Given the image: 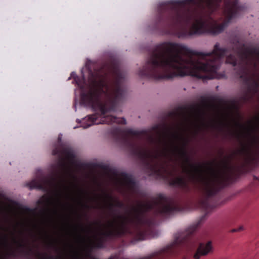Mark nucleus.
<instances>
[{
	"instance_id": "nucleus-1",
	"label": "nucleus",
	"mask_w": 259,
	"mask_h": 259,
	"mask_svg": "<svg viewBox=\"0 0 259 259\" xmlns=\"http://www.w3.org/2000/svg\"><path fill=\"white\" fill-rule=\"evenodd\" d=\"M161 127L156 124L150 131H135L116 126L110 134L115 142L144 163L150 176L165 179L167 170L164 158L171 159L175 156L183 159L193 169L185 168L190 181L201 191L198 207L206 211L215 207L218 204L214 198L227 184L230 175L216 170L213 162L204 165L191 163L186 149L189 140L179 132L180 128L177 126L174 131L166 124H163L162 130Z\"/></svg>"
},
{
	"instance_id": "nucleus-2",
	"label": "nucleus",
	"mask_w": 259,
	"mask_h": 259,
	"mask_svg": "<svg viewBox=\"0 0 259 259\" xmlns=\"http://www.w3.org/2000/svg\"><path fill=\"white\" fill-rule=\"evenodd\" d=\"M230 51L220 48L218 42L211 52L203 53L192 51L183 44L163 42L154 48L138 74L155 80L187 75L203 79L225 78V73L218 71Z\"/></svg>"
},
{
	"instance_id": "nucleus-3",
	"label": "nucleus",
	"mask_w": 259,
	"mask_h": 259,
	"mask_svg": "<svg viewBox=\"0 0 259 259\" xmlns=\"http://www.w3.org/2000/svg\"><path fill=\"white\" fill-rule=\"evenodd\" d=\"M89 85L85 90V80L76 81L82 90L80 103L83 106L98 110L99 113L88 116L81 126L87 128L94 124H126L124 118L112 115L116 111L118 103L125 97L124 85L125 74L115 62L104 63L93 70L89 68Z\"/></svg>"
},
{
	"instance_id": "nucleus-4",
	"label": "nucleus",
	"mask_w": 259,
	"mask_h": 259,
	"mask_svg": "<svg viewBox=\"0 0 259 259\" xmlns=\"http://www.w3.org/2000/svg\"><path fill=\"white\" fill-rule=\"evenodd\" d=\"M243 9L238 0L177 1V37L218 35Z\"/></svg>"
},
{
	"instance_id": "nucleus-5",
	"label": "nucleus",
	"mask_w": 259,
	"mask_h": 259,
	"mask_svg": "<svg viewBox=\"0 0 259 259\" xmlns=\"http://www.w3.org/2000/svg\"><path fill=\"white\" fill-rule=\"evenodd\" d=\"M52 154L58 158L56 163L58 170L55 172L54 176L50 178L41 176L38 179L33 180L28 183L26 186L30 190L37 189L44 192H49L54 188H63L66 191H70V188L66 184L65 176L69 169L67 162L73 164L75 154L70 148L62 145L55 148L52 151Z\"/></svg>"
},
{
	"instance_id": "nucleus-6",
	"label": "nucleus",
	"mask_w": 259,
	"mask_h": 259,
	"mask_svg": "<svg viewBox=\"0 0 259 259\" xmlns=\"http://www.w3.org/2000/svg\"><path fill=\"white\" fill-rule=\"evenodd\" d=\"M257 124L249 122V127L247 129V134L250 140L246 144H243L239 150L240 153L243 156L244 164L250 165L257 161L259 157V136L256 134L259 130V116L255 118Z\"/></svg>"
},
{
	"instance_id": "nucleus-7",
	"label": "nucleus",
	"mask_w": 259,
	"mask_h": 259,
	"mask_svg": "<svg viewBox=\"0 0 259 259\" xmlns=\"http://www.w3.org/2000/svg\"><path fill=\"white\" fill-rule=\"evenodd\" d=\"M259 55V50L255 48H247L243 51L238 52L239 60H238L234 54L229 55L226 59V63L235 67L234 70L237 76L246 84H249L252 79L247 69L249 55Z\"/></svg>"
},
{
	"instance_id": "nucleus-8",
	"label": "nucleus",
	"mask_w": 259,
	"mask_h": 259,
	"mask_svg": "<svg viewBox=\"0 0 259 259\" xmlns=\"http://www.w3.org/2000/svg\"><path fill=\"white\" fill-rule=\"evenodd\" d=\"M200 104H192L190 106L178 107L176 110L170 111L168 116L173 118L182 117L185 121H189L192 115L200 116L203 113V109L210 107L211 101L205 97L201 96Z\"/></svg>"
},
{
	"instance_id": "nucleus-9",
	"label": "nucleus",
	"mask_w": 259,
	"mask_h": 259,
	"mask_svg": "<svg viewBox=\"0 0 259 259\" xmlns=\"http://www.w3.org/2000/svg\"><path fill=\"white\" fill-rule=\"evenodd\" d=\"M119 178L127 189L134 193L137 189L136 183L131 175L122 172L119 175Z\"/></svg>"
},
{
	"instance_id": "nucleus-10",
	"label": "nucleus",
	"mask_w": 259,
	"mask_h": 259,
	"mask_svg": "<svg viewBox=\"0 0 259 259\" xmlns=\"http://www.w3.org/2000/svg\"><path fill=\"white\" fill-rule=\"evenodd\" d=\"M212 242L209 241L206 243H200L194 254V259H200L201 256H205L212 251Z\"/></svg>"
},
{
	"instance_id": "nucleus-11",
	"label": "nucleus",
	"mask_w": 259,
	"mask_h": 259,
	"mask_svg": "<svg viewBox=\"0 0 259 259\" xmlns=\"http://www.w3.org/2000/svg\"><path fill=\"white\" fill-rule=\"evenodd\" d=\"M169 185L171 186H177L182 190L186 194H189L192 191V188L189 185L188 182L183 177H177L171 180Z\"/></svg>"
},
{
	"instance_id": "nucleus-12",
	"label": "nucleus",
	"mask_w": 259,
	"mask_h": 259,
	"mask_svg": "<svg viewBox=\"0 0 259 259\" xmlns=\"http://www.w3.org/2000/svg\"><path fill=\"white\" fill-rule=\"evenodd\" d=\"M14 241L15 243H17L19 249V251L21 254L29 255L33 252L32 248L28 244L24 243L23 241H18L16 240L15 239H14Z\"/></svg>"
},
{
	"instance_id": "nucleus-13",
	"label": "nucleus",
	"mask_w": 259,
	"mask_h": 259,
	"mask_svg": "<svg viewBox=\"0 0 259 259\" xmlns=\"http://www.w3.org/2000/svg\"><path fill=\"white\" fill-rule=\"evenodd\" d=\"M105 197L111 202L109 205V208L110 210H113V207L114 206L119 208H123L125 207V205L122 202L117 199H115L111 195L105 194Z\"/></svg>"
},
{
	"instance_id": "nucleus-14",
	"label": "nucleus",
	"mask_w": 259,
	"mask_h": 259,
	"mask_svg": "<svg viewBox=\"0 0 259 259\" xmlns=\"http://www.w3.org/2000/svg\"><path fill=\"white\" fill-rule=\"evenodd\" d=\"M208 127V125L204 121H202L200 124H195V129L193 131L194 136H196L202 130Z\"/></svg>"
},
{
	"instance_id": "nucleus-15",
	"label": "nucleus",
	"mask_w": 259,
	"mask_h": 259,
	"mask_svg": "<svg viewBox=\"0 0 259 259\" xmlns=\"http://www.w3.org/2000/svg\"><path fill=\"white\" fill-rule=\"evenodd\" d=\"M17 256V253L15 250H11L7 252L5 255H0V259H9V257H16Z\"/></svg>"
},
{
	"instance_id": "nucleus-16",
	"label": "nucleus",
	"mask_w": 259,
	"mask_h": 259,
	"mask_svg": "<svg viewBox=\"0 0 259 259\" xmlns=\"http://www.w3.org/2000/svg\"><path fill=\"white\" fill-rule=\"evenodd\" d=\"M250 88L253 92L257 93L259 89V81L252 79Z\"/></svg>"
},
{
	"instance_id": "nucleus-17",
	"label": "nucleus",
	"mask_w": 259,
	"mask_h": 259,
	"mask_svg": "<svg viewBox=\"0 0 259 259\" xmlns=\"http://www.w3.org/2000/svg\"><path fill=\"white\" fill-rule=\"evenodd\" d=\"M47 246L49 248H54L57 249V244L55 240L53 239H50L49 241L47 244Z\"/></svg>"
},
{
	"instance_id": "nucleus-18",
	"label": "nucleus",
	"mask_w": 259,
	"mask_h": 259,
	"mask_svg": "<svg viewBox=\"0 0 259 259\" xmlns=\"http://www.w3.org/2000/svg\"><path fill=\"white\" fill-rule=\"evenodd\" d=\"M45 202L47 204H50L53 202V199L52 198H46Z\"/></svg>"
},
{
	"instance_id": "nucleus-19",
	"label": "nucleus",
	"mask_w": 259,
	"mask_h": 259,
	"mask_svg": "<svg viewBox=\"0 0 259 259\" xmlns=\"http://www.w3.org/2000/svg\"><path fill=\"white\" fill-rule=\"evenodd\" d=\"M77 237L78 238V239L81 241V242H84V241H85V239H84V238L80 234H77Z\"/></svg>"
},
{
	"instance_id": "nucleus-20",
	"label": "nucleus",
	"mask_w": 259,
	"mask_h": 259,
	"mask_svg": "<svg viewBox=\"0 0 259 259\" xmlns=\"http://www.w3.org/2000/svg\"><path fill=\"white\" fill-rule=\"evenodd\" d=\"M235 125H236L237 126H238V127H240V128H246V127L244 126V125H243V124H241V123H238V122H236V123H235Z\"/></svg>"
},
{
	"instance_id": "nucleus-21",
	"label": "nucleus",
	"mask_w": 259,
	"mask_h": 259,
	"mask_svg": "<svg viewBox=\"0 0 259 259\" xmlns=\"http://www.w3.org/2000/svg\"><path fill=\"white\" fill-rule=\"evenodd\" d=\"M80 203L82 205V206L85 207V208L87 209H89L90 208V206L86 204V203H82L81 201V200H80Z\"/></svg>"
},
{
	"instance_id": "nucleus-22",
	"label": "nucleus",
	"mask_w": 259,
	"mask_h": 259,
	"mask_svg": "<svg viewBox=\"0 0 259 259\" xmlns=\"http://www.w3.org/2000/svg\"><path fill=\"white\" fill-rule=\"evenodd\" d=\"M236 229L237 230V232H240L244 230V227L243 226H240Z\"/></svg>"
},
{
	"instance_id": "nucleus-23",
	"label": "nucleus",
	"mask_w": 259,
	"mask_h": 259,
	"mask_svg": "<svg viewBox=\"0 0 259 259\" xmlns=\"http://www.w3.org/2000/svg\"><path fill=\"white\" fill-rule=\"evenodd\" d=\"M57 203L59 204V205H62V203H61V200L60 199V198H58L57 199V201H56Z\"/></svg>"
},
{
	"instance_id": "nucleus-24",
	"label": "nucleus",
	"mask_w": 259,
	"mask_h": 259,
	"mask_svg": "<svg viewBox=\"0 0 259 259\" xmlns=\"http://www.w3.org/2000/svg\"><path fill=\"white\" fill-rule=\"evenodd\" d=\"M79 193L81 194V195H83V194H85V192L82 190H79Z\"/></svg>"
},
{
	"instance_id": "nucleus-25",
	"label": "nucleus",
	"mask_w": 259,
	"mask_h": 259,
	"mask_svg": "<svg viewBox=\"0 0 259 259\" xmlns=\"http://www.w3.org/2000/svg\"><path fill=\"white\" fill-rule=\"evenodd\" d=\"M237 232V230L236 229H233L230 230V232L231 233H234Z\"/></svg>"
},
{
	"instance_id": "nucleus-26",
	"label": "nucleus",
	"mask_w": 259,
	"mask_h": 259,
	"mask_svg": "<svg viewBox=\"0 0 259 259\" xmlns=\"http://www.w3.org/2000/svg\"><path fill=\"white\" fill-rule=\"evenodd\" d=\"M236 136L237 137V138L238 139H240V135L239 134H236Z\"/></svg>"
},
{
	"instance_id": "nucleus-27",
	"label": "nucleus",
	"mask_w": 259,
	"mask_h": 259,
	"mask_svg": "<svg viewBox=\"0 0 259 259\" xmlns=\"http://www.w3.org/2000/svg\"><path fill=\"white\" fill-rule=\"evenodd\" d=\"M80 228H81V230L84 231L85 230L84 228H83V227L82 225L80 226Z\"/></svg>"
},
{
	"instance_id": "nucleus-28",
	"label": "nucleus",
	"mask_w": 259,
	"mask_h": 259,
	"mask_svg": "<svg viewBox=\"0 0 259 259\" xmlns=\"http://www.w3.org/2000/svg\"><path fill=\"white\" fill-rule=\"evenodd\" d=\"M45 235L46 236V237L48 238L49 237V235H48V234L46 233V232H45Z\"/></svg>"
},
{
	"instance_id": "nucleus-29",
	"label": "nucleus",
	"mask_w": 259,
	"mask_h": 259,
	"mask_svg": "<svg viewBox=\"0 0 259 259\" xmlns=\"http://www.w3.org/2000/svg\"><path fill=\"white\" fill-rule=\"evenodd\" d=\"M7 236H5V240L6 242H7Z\"/></svg>"
},
{
	"instance_id": "nucleus-30",
	"label": "nucleus",
	"mask_w": 259,
	"mask_h": 259,
	"mask_svg": "<svg viewBox=\"0 0 259 259\" xmlns=\"http://www.w3.org/2000/svg\"><path fill=\"white\" fill-rule=\"evenodd\" d=\"M58 196L60 197V194H61V192L59 191V192H58Z\"/></svg>"
},
{
	"instance_id": "nucleus-31",
	"label": "nucleus",
	"mask_w": 259,
	"mask_h": 259,
	"mask_svg": "<svg viewBox=\"0 0 259 259\" xmlns=\"http://www.w3.org/2000/svg\"><path fill=\"white\" fill-rule=\"evenodd\" d=\"M40 203H41V201H40V200H39V201H38V204H40Z\"/></svg>"
},
{
	"instance_id": "nucleus-32",
	"label": "nucleus",
	"mask_w": 259,
	"mask_h": 259,
	"mask_svg": "<svg viewBox=\"0 0 259 259\" xmlns=\"http://www.w3.org/2000/svg\"><path fill=\"white\" fill-rule=\"evenodd\" d=\"M225 166L226 168H228V165L227 164H226Z\"/></svg>"
},
{
	"instance_id": "nucleus-33",
	"label": "nucleus",
	"mask_w": 259,
	"mask_h": 259,
	"mask_svg": "<svg viewBox=\"0 0 259 259\" xmlns=\"http://www.w3.org/2000/svg\"><path fill=\"white\" fill-rule=\"evenodd\" d=\"M90 230H91V228H90H90H89L88 229V231H90Z\"/></svg>"
},
{
	"instance_id": "nucleus-34",
	"label": "nucleus",
	"mask_w": 259,
	"mask_h": 259,
	"mask_svg": "<svg viewBox=\"0 0 259 259\" xmlns=\"http://www.w3.org/2000/svg\"><path fill=\"white\" fill-rule=\"evenodd\" d=\"M61 140V138L59 137L58 138V141H60Z\"/></svg>"
},
{
	"instance_id": "nucleus-35",
	"label": "nucleus",
	"mask_w": 259,
	"mask_h": 259,
	"mask_svg": "<svg viewBox=\"0 0 259 259\" xmlns=\"http://www.w3.org/2000/svg\"><path fill=\"white\" fill-rule=\"evenodd\" d=\"M96 224H97V225H99L100 223H98V222H96Z\"/></svg>"
},
{
	"instance_id": "nucleus-36",
	"label": "nucleus",
	"mask_w": 259,
	"mask_h": 259,
	"mask_svg": "<svg viewBox=\"0 0 259 259\" xmlns=\"http://www.w3.org/2000/svg\"><path fill=\"white\" fill-rule=\"evenodd\" d=\"M2 229V227H1V226H0V229Z\"/></svg>"
}]
</instances>
